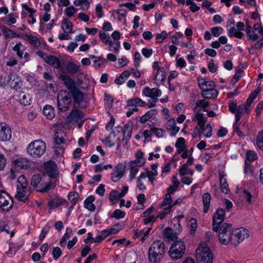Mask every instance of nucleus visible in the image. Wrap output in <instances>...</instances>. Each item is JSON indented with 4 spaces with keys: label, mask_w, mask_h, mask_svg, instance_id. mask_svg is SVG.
I'll return each instance as SVG.
<instances>
[{
    "label": "nucleus",
    "mask_w": 263,
    "mask_h": 263,
    "mask_svg": "<svg viewBox=\"0 0 263 263\" xmlns=\"http://www.w3.org/2000/svg\"><path fill=\"white\" fill-rule=\"evenodd\" d=\"M219 229V240L225 245L231 243L237 246L249 236L247 229L243 228L233 229L230 223H223Z\"/></svg>",
    "instance_id": "1"
},
{
    "label": "nucleus",
    "mask_w": 263,
    "mask_h": 263,
    "mask_svg": "<svg viewBox=\"0 0 263 263\" xmlns=\"http://www.w3.org/2000/svg\"><path fill=\"white\" fill-rule=\"evenodd\" d=\"M165 245L160 241H155L148 249V259L151 263H157L163 257L164 253Z\"/></svg>",
    "instance_id": "2"
},
{
    "label": "nucleus",
    "mask_w": 263,
    "mask_h": 263,
    "mask_svg": "<svg viewBox=\"0 0 263 263\" xmlns=\"http://www.w3.org/2000/svg\"><path fill=\"white\" fill-rule=\"evenodd\" d=\"M46 150V144L41 140H36L32 141L27 147L28 154L34 158L41 157L45 154Z\"/></svg>",
    "instance_id": "3"
},
{
    "label": "nucleus",
    "mask_w": 263,
    "mask_h": 263,
    "mask_svg": "<svg viewBox=\"0 0 263 263\" xmlns=\"http://www.w3.org/2000/svg\"><path fill=\"white\" fill-rule=\"evenodd\" d=\"M196 259L203 263H212L213 256L206 243H201L196 250Z\"/></svg>",
    "instance_id": "4"
},
{
    "label": "nucleus",
    "mask_w": 263,
    "mask_h": 263,
    "mask_svg": "<svg viewBox=\"0 0 263 263\" xmlns=\"http://www.w3.org/2000/svg\"><path fill=\"white\" fill-rule=\"evenodd\" d=\"M185 250L186 245L184 241L182 240H175L170 248V256L173 259H180L185 254Z\"/></svg>",
    "instance_id": "5"
},
{
    "label": "nucleus",
    "mask_w": 263,
    "mask_h": 263,
    "mask_svg": "<svg viewBox=\"0 0 263 263\" xmlns=\"http://www.w3.org/2000/svg\"><path fill=\"white\" fill-rule=\"evenodd\" d=\"M57 104L59 109L61 111H67L71 104V98L67 91H61L57 96Z\"/></svg>",
    "instance_id": "6"
},
{
    "label": "nucleus",
    "mask_w": 263,
    "mask_h": 263,
    "mask_svg": "<svg viewBox=\"0 0 263 263\" xmlns=\"http://www.w3.org/2000/svg\"><path fill=\"white\" fill-rule=\"evenodd\" d=\"M37 54L53 68L60 69L61 71L64 72V68L62 67L61 62L57 57L52 55H48L41 51H38Z\"/></svg>",
    "instance_id": "7"
},
{
    "label": "nucleus",
    "mask_w": 263,
    "mask_h": 263,
    "mask_svg": "<svg viewBox=\"0 0 263 263\" xmlns=\"http://www.w3.org/2000/svg\"><path fill=\"white\" fill-rule=\"evenodd\" d=\"M13 199L4 191H0V208L2 211L9 212L13 207Z\"/></svg>",
    "instance_id": "8"
},
{
    "label": "nucleus",
    "mask_w": 263,
    "mask_h": 263,
    "mask_svg": "<svg viewBox=\"0 0 263 263\" xmlns=\"http://www.w3.org/2000/svg\"><path fill=\"white\" fill-rule=\"evenodd\" d=\"M225 217V211L222 208H218L214 214L213 217V230L217 232L220 225L222 223Z\"/></svg>",
    "instance_id": "9"
},
{
    "label": "nucleus",
    "mask_w": 263,
    "mask_h": 263,
    "mask_svg": "<svg viewBox=\"0 0 263 263\" xmlns=\"http://www.w3.org/2000/svg\"><path fill=\"white\" fill-rule=\"evenodd\" d=\"M45 173L51 178H54L58 174V169L55 162L50 160L44 164Z\"/></svg>",
    "instance_id": "10"
},
{
    "label": "nucleus",
    "mask_w": 263,
    "mask_h": 263,
    "mask_svg": "<svg viewBox=\"0 0 263 263\" xmlns=\"http://www.w3.org/2000/svg\"><path fill=\"white\" fill-rule=\"evenodd\" d=\"M11 129L7 124L0 123V141L5 142L10 140Z\"/></svg>",
    "instance_id": "11"
},
{
    "label": "nucleus",
    "mask_w": 263,
    "mask_h": 263,
    "mask_svg": "<svg viewBox=\"0 0 263 263\" xmlns=\"http://www.w3.org/2000/svg\"><path fill=\"white\" fill-rule=\"evenodd\" d=\"M7 82L12 88L16 90L19 89L22 85L21 78L14 73L9 74Z\"/></svg>",
    "instance_id": "12"
},
{
    "label": "nucleus",
    "mask_w": 263,
    "mask_h": 263,
    "mask_svg": "<svg viewBox=\"0 0 263 263\" xmlns=\"http://www.w3.org/2000/svg\"><path fill=\"white\" fill-rule=\"evenodd\" d=\"M125 165L122 163H119L114 169L113 172L111 173V179L116 182L123 176Z\"/></svg>",
    "instance_id": "13"
},
{
    "label": "nucleus",
    "mask_w": 263,
    "mask_h": 263,
    "mask_svg": "<svg viewBox=\"0 0 263 263\" xmlns=\"http://www.w3.org/2000/svg\"><path fill=\"white\" fill-rule=\"evenodd\" d=\"M60 79L63 82L67 88L70 92L77 88L76 83L69 76L61 74L59 76Z\"/></svg>",
    "instance_id": "14"
},
{
    "label": "nucleus",
    "mask_w": 263,
    "mask_h": 263,
    "mask_svg": "<svg viewBox=\"0 0 263 263\" xmlns=\"http://www.w3.org/2000/svg\"><path fill=\"white\" fill-rule=\"evenodd\" d=\"M17 193L15 195V198L18 201L26 202L28 200V197L30 195L29 190H22V189H16Z\"/></svg>",
    "instance_id": "15"
},
{
    "label": "nucleus",
    "mask_w": 263,
    "mask_h": 263,
    "mask_svg": "<svg viewBox=\"0 0 263 263\" xmlns=\"http://www.w3.org/2000/svg\"><path fill=\"white\" fill-rule=\"evenodd\" d=\"M166 125L168 130H172L170 135L172 137L175 136L180 129L179 127L176 126V121L174 118L169 119Z\"/></svg>",
    "instance_id": "16"
},
{
    "label": "nucleus",
    "mask_w": 263,
    "mask_h": 263,
    "mask_svg": "<svg viewBox=\"0 0 263 263\" xmlns=\"http://www.w3.org/2000/svg\"><path fill=\"white\" fill-rule=\"evenodd\" d=\"M0 29L5 39L14 37H20V35L17 33H15L12 30L10 29V28L5 26H0Z\"/></svg>",
    "instance_id": "17"
},
{
    "label": "nucleus",
    "mask_w": 263,
    "mask_h": 263,
    "mask_svg": "<svg viewBox=\"0 0 263 263\" xmlns=\"http://www.w3.org/2000/svg\"><path fill=\"white\" fill-rule=\"evenodd\" d=\"M218 92L217 89H204L201 92V96L206 99H215L218 96Z\"/></svg>",
    "instance_id": "18"
},
{
    "label": "nucleus",
    "mask_w": 263,
    "mask_h": 263,
    "mask_svg": "<svg viewBox=\"0 0 263 263\" xmlns=\"http://www.w3.org/2000/svg\"><path fill=\"white\" fill-rule=\"evenodd\" d=\"M80 66L72 62H68L64 70L69 74L73 75L76 74L79 70Z\"/></svg>",
    "instance_id": "19"
},
{
    "label": "nucleus",
    "mask_w": 263,
    "mask_h": 263,
    "mask_svg": "<svg viewBox=\"0 0 263 263\" xmlns=\"http://www.w3.org/2000/svg\"><path fill=\"white\" fill-rule=\"evenodd\" d=\"M75 103L80 104L84 100V93L78 87L71 92Z\"/></svg>",
    "instance_id": "20"
},
{
    "label": "nucleus",
    "mask_w": 263,
    "mask_h": 263,
    "mask_svg": "<svg viewBox=\"0 0 263 263\" xmlns=\"http://www.w3.org/2000/svg\"><path fill=\"white\" fill-rule=\"evenodd\" d=\"M15 166L20 169H27L30 167V162L24 158H20L14 161Z\"/></svg>",
    "instance_id": "21"
},
{
    "label": "nucleus",
    "mask_w": 263,
    "mask_h": 263,
    "mask_svg": "<svg viewBox=\"0 0 263 263\" xmlns=\"http://www.w3.org/2000/svg\"><path fill=\"white\" fill-rule=\"evenodd\" d=\"M211 196L210 193H205L202 196V202L203 204V212L206 213L210 206Z\"/></svg>",
    "instance_id": "22"
},
{
    "label": "nucleus",
    "mask_w": 263,
    "mask_h": 263,
    "mask_svg": "<svg viewBox=\"0 0 263 263\" xmlns=\"http://www.w3.org/2000/svg\"><path fill=\"white\" fill-rule=\"evenodd\" d=\"M16 189L28 190V183L26 177L24 175H21L17 178Z\"/></svg>",
    "instance_id": "23"
},
{
    "label": "nucleus",
    "mask_w": 263,
    "mask_h": 263,
    "mask_svg": "<svg viewBox=\"0 0 263 263\" xmlns=\"http://www.w3.org/2000/svg\"><path fill=\"white\" fill-rule=\"evenodd\" d=\"M61 27L65 33H72V24L68 18H66L63 20L61 24Z\"/></svg>",
    "instance_id": "24"
},
{
    "label": "nucleus",
    "mask_w": 263,
    "mask_h": 263,
    "mask_svg": "<svg viewBox=\"0 0 263 263\" xmlns=\"http://www.w3.org/2000/svg\"><path fill=\"white\" fill-rule=\"evenodd\" d=\"M164 236L173 241L177 240L178 237L176 233H175L172 229L167 227L163 231Z\"/></svg>",
    "instance_id": "25"
},
{
    "label": "nucleus",
    "mask_w": 263,
    "mask_h": 263,
    "mask_svg": "<svg viewBox=\"0 0 263 263\" xmlns=\"http://www.w3.org/2000/svg\"><path fill=\"white\" fill-rule=\"evenodd\" d=\"M84 116V112L79 109H73L68 116L70 120L81 119Z\"/></svg>",
    "instance_id": "26"
},
{
    "label": "nucleus",
    "mask_w": 263,
    "mask_h": 263,
    "mask_svg": "<svg viewBox=\"0 0 263 263\" xmlns=\"http://www.w3.org/2000/svg\"><path fill=\"white\" fill-rule=\"evenodd\" d=\"M24 37L26 40H27L30 44L33 45L34 47H38L41 44L40 40L35 36L25 34Z\"/></svg>",
    "instance_id": "27"
},
{
    "label": "nucleus",
    "mask_w": 263,
    "mask_h": 263,
    "mask_svg": "<svg viewBox=\"0 0 263 263\" xmlns=\"http://www.w3.org/2000/svg\"><path fill=\"white\" fill-rule=\"evenodd\" d=\"M95 200V197L93 196H88L84 201L85 208L90 211H94L96 206L93 203Z\"/></svg>",
    "instance_id": "28"
},
{
    "label": "nucleus",
    "mask_w": 263,
    "mask_h": 263,
    "mask_svg": "<svg viewBox=\"0 0 263 263\" xmlns=\"http://www.w3.org/2000/svg\"><path fill=\"white\" fill-rule=\"evenodd\" d=\"M43 114L49 119H52L54 116V108L50 105H46L44 106L43 110Z\"/></svg>",
    "instance_id": "29"
},
{
    "label": "nucleus",
    "mask_w": 263,
    "mask_h": 263,
    "mask_svg": "<svg viewBox=\"0 0 263 263\" xmlns=\"http://www.w3.org/2000/svg\"><path fill=\"white\" fill-rule=\"evenodd\" d=\"M66 202V201L62 198H55L48 203V205L52 208H55Z\"/></svg>",
    "instance_id": "30"
},
{
    "label": "nucleus",
    "mask_w": 263,
    "mask_h": 263,
    "mask_svg": "<svg viewBox=\"0 0 263 263\" xmlns=\"http://www.w3.org/2000/svg\"><path fill=\"white\" fill-rule=\"evenodd\" d=\"M42 180V175L40 174H34L31 180V185L37 191L39 188L38 184L41 182Z\"/></svg>",
    "instance_id": "31"
},
{
    "label": "nucleus",
    "mask_w": 263,
    "mask_h": 263,
    "mask_svg": "<svg viewBox=\"0 0 263 263\" xmlns=\"http://www.w3.org/2000/svg\"><path fill=\"white\" fill-rule=\"evenodd\" d=\"M220 176V187L221 189V191L227 194L228 192V184L227 182L226 179L224 178V175H222L221 173L219 174Z\"/></svg>",
    "instance_id": "32"
},
{
    "label": "nucleus",
    "mask_w": 263,
    "mask_h": 263,
    "mask_svg": "<svg viewBox=\"0 0 263 263\" xmlns=\"http://www.w3.org/2000/svg\"><path fill=\"white\" fill-rule=\"evenodd\" d=\"M252 28L251 26H248L246 29L247 35L249 40L254 42L259 39V36L252 30Z\"/></svg>",
    "instance_id": "33"
},
{
    "label": "nucleus",
    "mask_w": 263,
    "mask_h": 263,
    "mask_svg": "<svg viewBox=\"0 0 263 263\" xmlns=\"http://www.w3.org/2000/svg\"><path fill=\"white\" fill-rule=\"evenodd\" d=\"M52 186V183L49 182L41 183L37 189V191L41 193H45L50 190Z\"/></svg>",
    "instance_id": "34"
},
{
    "label": "nucleus",
    "mask_w": 263,
    "mask_h": 263,
    "mask_svg": "<svg viewBox=\"0 0 263 263\" xmlns=\"http://www.w3.org/2000/svg\"><path fill=\"white\" fill-rule=\"evenodd\" d=\"M228 34L230 37L235 36L238 39H242L244 36V34L240 31H238L237 29L232 27L228 30Z\"/></svg>",
    "instance_id": "35"
},
{
    "label": "nucleus",
    "mask_w": 263,
    "mask_h": 263,
    "mask_svg": "<svg viewBox=\"0 0 263 263\" xmlns=\"http://www.w3.org/2000/svg\"><path fill=\"white\" fill-rule=\"evenodd\" d=\"M19 100L21 104L24 106H27L30 104V98L29 95H25L24 92H21L19 94Z\"/></svg>",
    "instance_id": "36"
},
{
    "label": "nucleus",
    "mask_w": 263,
    "mask_h": 263,
    "mask_svg": "<svg viewBox=\"0 0 263 263\" xmlns=\"http://www.w3.org/2000/svg\"><path fill=\"white\" fill-rule=\"evenodd\" d=\"M195 117L198 120V125L201 129L203 128L207 121L206 118L204 117L202 114L200 112H197Z\"/></svg>",
    "instance_id": "37"
},
{
    "label": "nucleus",
    "mask_w": 263,
    "mask_h": 263,
    "mask_svg": "<svg viewBox=\"0 0 263 263\" xmlns=\"http://www.w3.org/2000/svg\"><path fill=\"white\" fill-rule=\"evenodd\" d=\"M99 36L103 43L105 44H108L110 46H112V42L110 36L108 34L100 31Z\"/></svg>",
    "instance_id": "38"
},
{
    "label": "nucleus",
    "mask_w": 263,
    "mask_h": 263,
    "mask_svg": "<svg viewBox=\"0 0 263 263\" xmlns=\"http://www.w3.org/2000/svg\"><path fill=\"white\" fill-rule=\"evenodd\" d=\"M72 232V229L70 228H66V233L63 236L60 242L61 247H65L66 246V240L70 237Z\"/></svg>",
    "instance_id": "39"
},
{
    "label": "nucleus",
    "mask_w": 263,
    "mask_h": 263,
    "mask_svg": "<svg viewBox=\"0 0 263 263\" xmlns=\"http://www.w3.org/2000/svg\"><path fill=\"white\" fill-rule=\"evenodd\" d=\"M165 79V73L164 68L158 69L155 77V80L163 82Z\"/></svg>",
    "instance_id": "40"
},
{
    "label": "nucleus",
    "mask_w": 263,
    "mask_h": 263,
    "mask_svg": "<svg viewBox=\"0 0 263 263\" xmlns=\"http://www.w3.org/2000/svg\"><path fill=\"white\" fill-rule=\"evenodd\" d=\"M256 144L258 147L263 151V130L259 132L257 136Z\"/></svg>",
    "instance_id": "41"
},
{
    "label": "nucleus",
    "mask_w": 263,
    "mask_h": 263,
    "mask_svg": "<svg viewBox=\"0 0 263 263\" xmlns=\"http://www.w3.org/2000/svg\"><path fill=\"white\" fill-rule=\"evenodd\" d=\"M105 106L106 108L110 109L112 106L114 99L108 94L105 93L104 96Z\"/></svg>",
    "instance_id": "42"
},
{
    "label": "nucleus",
    "mask_w": 263,
    "mask_h": 263,
    "mask_svg": "<svg viewBox=\"0 0 263 263\" xmlns=\"http://www.w3.org/2000/svg\"><path fill=\"white\" fill-rule=\"evenodd\" d=\"M125 213L120 210L117 209L110 215V217L114 218L116 219H120L124 217Z\"/></svg>",
    "instance_id": "43"
},
{
    "label": "nucleus",
    "mask_w": 263,
    "mask_h": 263,
    "mask_svg": "<svg viewBox=\"0 0 263 263\" xmlns=\"http://www.w3.org/2000/svg\"><path fill=\"white\" fill-rule=\"evenodd\" d=\"M79 197V194L75 192H71L69 193L68 196V199L72 203V206L76 204Z\"/></svg>",
    "instance_id": "44"
},
{
    "label": "nucleus",
    "mask_w": 263,
    "mask_h": 263,
    "mask_svg": "<svg viewBox=\"0 0 263 263\" xmlns=\"http://www.w3.org/2000/svg\"><path fill=\"white\" fill-rule=\"evenodd\" d=\"M202 132L204 134V136L206 138H210L212 134V128L210 124H208L206 126L201 128Z\"/></svg>",
    "instance_id": "45"
},
{
    "label": "nucleus",
    "mask_w": 263,
    "mask_h": 263,
    "mask_svg": "<svg viewBox=\"0 0 263 263\" xmlns=\"http://www.w3.org/2000/svg\"><path fill=\"white\" fill-rule=\"evenodd\" d=\"M50 229V226L49 224H46L44 228L41 233V234L39 236V239L41 241H43L44 238L45 237L46 235L49 232Z\"/></svg>",
    "instance_id": "46"
},
{
    "label": "nucleus",
    "mask_w": 263,
    "mask_h": 263,
    "mask_svg": "<svg viewBox=\"0 0 263 263\" xmlns=\"http://www.w3.org/2000/svg\"><path fill=\"white\" fill-rule=\"evenodd\" d=\"M209 105L208 102L205 101L204 100L202 99L197 101L196 103L195 107H202L203 108V111H206L205 108L208 107Z\"/></svg>",
    "instance_id": "47"
},
{
    "label": "nucleus",
    "mask_w": 263,
    "mask_h": 263,
    "mask_svg": "<svg viewBox=\"0 0 263 263\" xmlns=\"http://www.w3.org/2000/svg\"><path fill=\"white\" fill-rule=\"evenodd\" d=\"M53 257L55 260L58 259L62 255V251L61 249L58 247H55L53 248L52 251Z\"/></svg>",
    "instance_id": "48"
},
{
    "label": "nucleus",
    "mask_w": 263,
    "mask_h": 263,
    "mask_svg": "<svg viewBox=\"0 0 263 263\" xmlns=\"http://www.w3.org/2000/svg\"><path fill=\"white\" fill-rule=\"evenodd\" d=\"M242 72V70L241 69H237L235 72V75L233 76L232 80L231 83L232 84H234L239 80V78L241 77V73Z\"/></svg>",
    "instance_id": "49"
},
{
    "label": "nucleus",
    "mask_w": 263,
    "mask_h": 263,
    "mask_svg": "<svg viewBox=\"0 0 263 263\" xmlns=\"http://www.w3.org/2000/svg\"><path fill=\"white\" fill-rule=\"evenodd\" d=\"M223 31V29L220 27H215L211 29V33L213 36L216 37L218 36Z\"/></svg>",
    "instance_id": "50"
},
{
    "label": "nucleus",
    "mask_w": 263,
    "mask_h": 263,
    "mask_svg": "<svg viewBox=\"0 0 263 263\" xmlns=\"http://www.w3.org/2000/svg\"><path fill=\"white\" fill-rule=\"evenodd\" d=\"M246 156L247 160L250 161L255 160L257 158L256 154L252 151H248L247 153Z\"/></svg>",
    "instance_id": "51"
},
{
    "label": "nucleus",
    "mask_w": 263,
    "mask_h": 263,
    "mask_svg": "<svg viewBox=\"0 0 263 263\" xmlns=\"http://www.w3.org/2000/svg\"><path fill=\"white\" fill-rule=\"evenodd\" d=\"M191 230H190V234H193L196 231L197 228V222L196 219L192 218L191 220Z\"/></svg>",
    "instance_id": "52"
},
{
    "label": "nucleus",
    "mask_w": 263,
    "mask_h": 263,
    "mask_svg": "<svg viewBox=\"0 0 263 263\" xmlns=\"http://www.w3.org/2000/svg\"><path fill=\"white\" fill-rule=\"evenodd\" d=\"M173 202V200L171 198V195L169 194H166L165 198L161 203V206H165L166 205H171Z\"/></svg>",
    "instance_id": "53"
},
{
    "label": "nucleus",
    "mask_w": 263,
    "mask_h": 263,
    "mask_svg": "<svg viewBox=\"0 0 263 263\" xmlns=\"http://www.w3.org/2000/svg\"><path fill=\"white\" fill-rule=\"evenodd\" d=\"M249 110L244 104L239 105L237 107L236 113L242 115L245 112L249 113Z\"/></svg>",
    "instance_id": "54"
},
{
    "label": "nucleus",
    "mask_w": 263,
    "mask_h": 263,
    "mask_svg": "<svg viewBox=\"0 0 263 263\" xmlns=\"http://www.w3.org/2000/svg\"><path fill=\"white\" fill-rule=\"evenodd\" d=\"M151 90V98H156L160 97L161 95V91L160 89L154 88H150Z\"/></svg>",
    "instance_id": "55"
},
{
    "label": "nucleus",
    "mask_w": 263,
    "mask_h": 263,
    "mask_svg": "<svg viewBox=\"0 0 263 263\" xmlns=\"http://www.w3.org/2000/svg\"><path fill=\"white\" fill-rule=\"evenodd\" d=\"M153 133L158 138L162 137L164 134V131L161 128H157L156 127L152 128Z\"/></svg>",
    "instance_id": "56"
},
{
    "label": "nucleus",
    "mask_w": 263,
    "mask_h": 263,
    "mask_svg": "<svg viewBox=\"0 0 263 263\" xmlns=\"http://www.w3.org/2000/svg\"><path fill=\"white\" fill-rule=\"evenodd\" d=\"M53 149L55 155L57 156H60L62 155L64 152V148L60 145L59 146L56 145V144H54Z\"/></svg>",
    "instance_id": "57"
},
{
    "label": "nucleus",
    "mask_w": 263,
    "mask_h": 263,
    "mask_svg": "<svg viewBox=\"0 0 263 263\" xmlns=\"http://www.w3.org/2000/svg\"><path fill=\"white\" fill-rule=\"evenodd\" d=\"M65 141V139L63 137H62L59 138L58 136L56 135V134L54 135V144H56V145L59 146L61 144L64 143Z\"/></svg>",
    "instance_id": "58"
},
{
    "label": "nucleus",
    "mask_w": 263,
    "mask_h": 263,
    "mask_svg": "<svg viewBox=\"0 0 263 263\" xmlns=\"http://www.w3.org/2000/svg\"><path fill=\"white\" fill-rule=\"evenodd\" d=\"M185 139L183 138L180 137L179 138L176 143H175V146L177 148H183L185 147Z\"/></svg>",
    "instance_id": "59"
},
{
    "label": "nucleus",
    "mask_w": 263,
    "mask_h": 263,
    "mask_svg": "<svg viewBox=\"0 0 263 263\" xmlns=\"http://www.w3.org/2000/svg\"><path fill=\"white\" fill-rule=\"evenodd\" d=\"M242 193H243V198L246 199L247 201L250 203L251 202V199H252V195L251 194V193L246 190H243V191H242Z\"/></svg>",
    "instance_id": "60"
},
{
    "label": "nucleus",
    "mask_w": 263,
    "mask_h": 263,
    "mask_svg": "<svg viewBox=\"0 0 263 263\" xmlns=\"http://www.w3.org/2000/svg\"><path fill=\"white\" fill-rule=\"evenodd\" d=\"M193 160L194 158L192 157H189L187 162L181 166V172L183 170H186V169H187V166L193 164Z\"/></svg>",
    "instance_id": "61"
},
{
    "label": "nucleus",
    "mask_w": 263,
    "mask_h": 263,
    "mask_svg": "<svg viewBox=\"0 0 263 263\" xmlns=\"http://www.w3.org/2000/svg\"><path fill=\"white\" fill-rule=\"evenodd\" d=\"M76 12V10L73 6L68 7L65 10V13L66 15L69 17H71L73 16Z\"/></svg>",
    "instance_id": "62"
},
{
    "label": "nucleus",
    "mask_w": 263,
    "mask_h": 263,
    "mask_svg": "<svg viewBox=\"0 0 263 263\" xmlns=\"http://www.w3.org/2000/svg\"><path fill=\"white\" fill-rule=\"evenodd\" d=\"M208 68H209V70L211 72H215L216 71L217 69V67L215 66V65L214 64V60L213 59H211L209 64H208Z\"/></svg>",
    "instance_id": "63"
},
{
    "label": "nucleus",
    "mask_w": 263,
    "mask_h": 263,
    "mask_svg": "<svg viewBox=\"0 0 263 263\" xmlns=\"http://www.w3.org/2000/svg\"><path fill=\"white\" fill-rule=\"evenodd\" d=\"M254 29L256 31H257L258 33L262 35V37L263 38V26H261L260 24L258 23H256L254 25Z\"/></svg>",
    "instance_id": "64"
}]
</instances>
